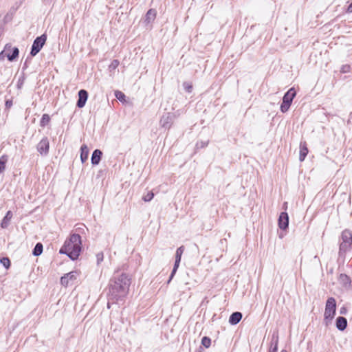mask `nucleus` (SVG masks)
Listing matches in <instances>:
<instances>
[{
	"label": "nucleus",
	"instance_id": "1",
	"mask_svg": "<svg viewBox=\"0 0 352 352\" xmlns=\"http://www.w3.org/2000/svg\"><path fill=\"white\" fill-rule=\"evenodd\" d=\"M131 285V279L126 273H115L110 279L109 283V294L110 300L113 302L122 300L126 296L129 286Z\"/></svg>",
	"mask_w": 352,
	"mask_h": 352
},
{
	"label": "nucleus",
	"instance_id": "2",
	"mask_svg": "<svg viewBox=\"0 0 352 352\" xmlns=\"http://www.w3.org/2000/svg\"><path fill=\"white\" fill-rule=\"evenodd\" d=\"M81 249V236L79 234L74 233L71 234L69 239L65 241L64 245L59 250V253L66 254L69 258L75 261L80 256Z\"/></svg>",
	"mask_w": 352,
	"mask_h": 352
},
{
	"label": "nucleus",
	"instance_id": "3",
	"mask_svg": "<svg viewBox=\"0 0 352 352\" xmlns=\"http://www.w3.org/2000/svg\"><path fill=\"white\" fill-rule=\"evenodd\" d=\"M336 314V301L334 298L329 297L327 300L324 313V324L330 325Z\"/></svg>",
	"mask_w": 352,
	"mask_h": 352
},
{
	"label": "nucleus",
	"instance_id": "4",
	"mask_svg": "<svg viewBox=\"0 0 352 352\" xmlns=\"http://www.w3.org/2000/svg\"><path fill=\"white\" fill-rule=\"evenodd\" d=\"M296 95V91L294 89V87L290 88L283 96V101L280 104V109L281 112L285 113L287 112Z\"/></svg>",
	"mask_w": 352,
	"mask_h": 352
},
{
	"label": "nucleus",
	"instance_id": "5",
	"mask_svg": "<svg viewBox=\"0 0 352 352\" xmlns=\"http://www.w3.org/2000/svg\"><path fill=\"white\" fill-rule=\"evenodd\" d=\"M46 40L47 35L45 34H43L34 39L30 50V55L32 56H35L41 50L46 42Z\"/></svg>",
	"mask_w": 352,
	"mask_h": 352
},
{
	"label": "nucleus",
	"instance_id": "6",
	"mask_svg": "<svg viewBox=\"0 0 352 352\" xmlns=\"http://www.w3.org/2000/svg\"><path fill=\"white\" fill-rule=\"evenodd\" d=\"M184 250H185V248L184 245H182L177 249L176 252H175V260L174 266L172 270L170 277L167 281V283H169L171 281V280L174 277L175 274H176L177 270L179 266L182 256L184 252Z\"/></svg>",
	"mask_w": 352,
	"mask_h": 352
},
{
	"label": "nucleus",
	"instance_id": "7",
	"mask_svg": "<svg viewBox=\"0 0 352 352\" xmlns=\"http://www.w3.org/2000/svg\"><path fill=\"white\" fill-rule=\"evenodd\" d=\"M175 118L176 116L174 113L168 112L163 114L160 121V126L165 129H169Z\"/></svg>",
	"mask_w": 352,
	"mask_h": 352
},
{
	"label": "nucleus",
	"instance_id": "8",
	"mask_svg": "<svg viewBox=\"0 0 352 352\" xmlns=\"http://www.w3.org/2000/svg\"><path fill=\"white\" fill-rule=\"evenodd\" d=\"M36 150L41 155L46 156L50 151V141L47 137H43L36 145Z\"/></svg>",
	"mask_w": 352,
	"mask_h": 352
},
{
	"label": "nucleus",
	"instance_id": "9",
	"mask_svg": "<svg viewBox=\"0 0 352 352\" xmlns=\"http://www.w3.org/2000/svg\"><path fill=\"white\" fill-rule=\"evenodd\" d=\"M78 276V272L77 271H72L67 273L60 278V284L63 286L67 287L69 285V281L76 280Z\"/></svg>",
	"mask_w": 352,
	"mask_h": 352
},
{
	"label": "nucleus",
	"instance_id": "10",
	"mask_svg": "<svg viewBox=\"0 0 352 352\" xmlns=\"http://www.w3.org/2000/svg\"><path fill=\"white\" fill-rule=\"evenodd\" d=\"M278 225L280 230H285L289 226V215L287 212H280L278 219Z\"/></svg>",
	"mask_w": 352,
	"mask_h": 352
},
{
	"label": "nucleus",
	"instance_id": "11",
	"mask_svg": "<svg viewBox=\"0 0 352 352\" xmlns=\"http://www.w3.org/2000/svg\"><path fill=\"white\" fill-rule=\"evenodd\" d=\"M78 99L76 102V107L82 108L85 107L88 98V92L85 89H80L78 93Z\"/></svg>",
	"mask_w": 352,
	"mask_h": 352
},
{
	"label": "nucleus",
	"instance_id": "12",
	"mask_svg": "<svg viewBox=\"0 0 352 352\" xmlns=\"http://www.w3.org/2000/svg\"><path fill=\"white\" fill-rule=\"evenodd\" d=\"M336 327L340 331H343L347 327V320L343 316H338L336 320Z\"/></svg>",
	"mask_w": 352,
	"mask_h": 352
},
{
	"label": "nucleus",
	"instance_id": "13",
	"mask_svg": "<svg viewBox=\"0 0 352 352\" xmlns=\"http://www.w3.org/2000/svg\"><path fill=\"white\" fill-rule=\"evenodd\" d=\"M102 152L99 149H95L91 155V162L92 165L96 166L98 165L102 158Z\"/></svg>",
	"mask_w": 352,
	"mask_h": 352
},
{
	"label": "nucleus",
	"instance_id": "14",
	"mask_svg": "<svg viewBox=\"0 0 352 352\" xmlns=\"http://www.w3.org/2000/svg\"><path fill=\"white\" fill-rule=\"evenodd\" d=\"M308 148L306 142L301 141L300 143V155H299V160L302 162L305 160V157L308 154Z\"/></svg>",
	"mask_w": 352,
	"mask_h": 352
},
{
	"label": "nucleus",
	"instance_id": "15",
	"mask_svg": "<svg viewBox=\"0 0 352 352\" xmlns=\"http://www.w3.org/2000/svg\"><path fill=\"white\" fill-rule=\"evenodd\" d=\"M242 314L239 311L233 312L229 318V323L232 325L237 324L242 318Z\"/></svg>",
	"mask_w": 352,
	"mask_h": 352
},
{
	"label": "nucleus",
	"instance_id": "16",
	"mask_svg": "<svg viewBox=\"0 0 352 352\" xmlns=\"http://www.w3.org/2000/svg\"><path fill=\"white\" fill-rule=\"evenodd\" d=\"M12 212L10 210H8L5 217L3 218L1 222V227L2 228H7L10 224V221L12 218Z\"/></svg>",
	"mask_w": 352,
	"mask_h": 352
},
{
	"label": "nucleus",
	"instance_id": "17",
	"mask_svg": "<svg viewBox=\"0 0 352 352\" xmlns=\"http://www.w3.org/2000/svg\"><path fill=\"white\" fill-rule=\"evenodd\" d=\"M156 17V11L154 9H149L144 19V22L147 24L150 23L151 22L153 21Z\"/></svg>",
	"mask_w": 352,
	"mask_h": 352
},
{
	"label": "nucleus",
	"instance_id": "18",
	"mask_svg": "<svg viewBox=\"0 0 352 352\" xmlns=\"http://www.w3.org/2000/svg\"><path fill=\"white\" fill-rule=\"evenodd\" d=\"M89 156V149L86 144H82L80 147V160L82 163H85Z\"/></svg>",
	"mask_w": 352,
	"mask_h": 352
},
{
	"label": "nucleus",
	"instance_id": "19",
	"mask_svg": "<svg viewBox=\"0 0 352 352\" xmlns=\"http://www.w3.org/2000/svg\"><path fill=\"white\" fill-rule=\"evenodd\" d=\"M341 238L342 242L352 244V233L349 230H344L342 232Z\"/></svg>",
	"mask_w": 352,
	"mask_h": 352
},
{
	"label": "nucleus",
	"instance_id": "20",
	"mask_svg": "<svg viewBox=\"0 0 352 352\" xmlns=\"http://www.w3.org/2000/svg\"><path fill=\"white\" fill-rule=\"evenodd\" d=\"M352 244L341 242L339 247V256H344L346 252L350 249Z\"/></svg>",
	"mask_w": 352,
	"mask_h": 352
},
{
	"label": "nucleus",
	"instance_id": "21",
	"mask_svg": "<svg viewBox=\"0 0 352 352\" xmlns=\"http://www.w3.org/2000/svg\"><path fill=\"white\" fill-rule=\"evenodd\" d=\"M19 50L18 47H14L12 49L11 52L8 53L7 54V58H8V60L13 61L19 56Z\"/></svg>",
	"mask_w": 352,
	"mask_h": 352
},
{
	"label": "nucleus",
	"instance_id": "22",
	"mask_svg": "<svg viewBox=\"0 0 352 352\" xmlns=\"http://www.w3.org/2000/svg\"><path fill=\"white\" fill-rule=\"evenodd\" d=\"M339 280L340 283L345 287L350 286L351 283L350 277L345 274H341Z\"/></svg>",
	"mask_w": 352,
	"mask_h": 352
},
{
	"label": "nucleus",
	"instance_id": "23",
	"mask_svg": "<svg viewBox=\"0 0 352 352\" xmlns=\"http://www.w3.org/2000/svg\"><path fill=\"white\" fill-rule=\"evenodd\" d=\"M43 244L41 243H37L32 250V254L35 256H40L43 252Z\"/></svg>",
	"mask_w": 352,
	"mask_h": 352
},
{
	"label": "nucleus",
	"instance_id": "24",
	"mask_svg": "<svg viewBox=\"0 0 352 352\" xmlns=\"http://www.w3.org/2000/svg\"><path fill=\"white\" fill-rule=\"evenodd\" d=\"M8 160L7 155H3L0 157V173H2L6 169V164Z\"/></svg>",
	"mask_w": 352,
	"mask_h": 352
},
{
	"label": "nucleus",
	"instance_id": "25",
	"mask_svg": "<svg viewBox=\"0 0 352 352\" xmlns=\"http://www.w3.org/2000/svg\"><path fill=\"white\" fill-rule=\"evenodd\" d=\"M50 122V117L48 114L45 113L42 116V118L40 120V126L41 127H45L46 125H47Z\"/></svg>",
	"mask_w": 352,
	"mask_h": 352
},
{
	"label": "nucleus",
	"instance_id": "26",
	"mask_svg": "<svg viewBox=\"0 0 352 352\" xmlns=\"http://www.w3.org/2000/svg\"><path fill=\"white\" fill-rule=\"evenodd\" d=\"M0 263L6 268L8 269L10 267V260L8 257H3L0 259Z\"/></svg>",
	"mask_w": 352,
	"mask_h": 352
},
{
	"label": "nucleus",
	"instance_id": "27",
	"mask_svg": "<svg viewBox=\"0 0 352 352\" xmlns=\"http://www.w3.org/2000/svg\"><path fill=\"white\" fill-rule=\"evenodd\" d=\"M201 344L206 348H208L211 344V339L207 336H204L201 339Z\"/></svg>",
	"mask_w": 352,
	"mask_h": 352
},
{
	"label": "nucleus",
	"instance_id": "28",
	"mask_svg": "<svg viewBox=\"0 0 352 352\" xmlns=\"http://www.w3.org/2000/svg\"><path fill=\"white\" fill-rule=\"evenodd\" d=\"M154 197V193L151 191L148 192L146 193V195H144L143 197H142V199L147 202V201H150L153 199Z\"/></svg>",
	"mask_w": 352,
	"mask_h": 352
},
{
	"label": "nucleus",
	"instance_id": "29",
	"mask_svg": "<svg viewBox=\"0 0 352 352\" xmlns=\"http://www.w3.org/2000/svg\"><path fill=\"white\" fill-rule=\"evenodd\" d=\"M183 87L185 91L188 93H191L192 91V85L187 82L183 83Z\"/></svg>",
	"mask_w": 352,
	"mask_h": 352
},
{
	"label": "nucleus",
	"instance_id": "30",
	"mask_svg": "<svg viewBox=\"0 0 352 352\" xmlns=\"http://www.w3.org/2000/svg\"><path fill=\"white\" fill-rule=\"evenodd\" d=\"M115 96L120 101H123L125 99L124 94L120 91H116L115 92Z\"/></svg>",
	"mask_w": 352,
	"mask_h": 352
},
{
	"label": "nucleus",
	"instance_id": "31",
	"mask_svg": "<svg viewBox=\"0 0 352 352\" xmlns=\"http://www.w3.org/2000/svg\"><path fill=\"white\" fill-rule=\"evenodd\" d=\"M351 67L349 65H344L340 68V72L341 73H348L350 72Z\"/></svg>",
	"mask_w": 352,
	"mask_h": 352
},
{
	"label": "nucleus",
	"instance_id": "32",
	"mask_svg": "<svg viewBox=\"0 0 352 352\" xmlns=\"http://www.w3.org/2000/svg\"><path fill=\"white\" fill-rule=\"evenodd\" d=\"M208 144V142L206 141V142H204V141H200V142H197V144H196V146L198 148H204L206 147Z\"/></svg>",
	"mask_w": 352,
	"mask_h": 352
},
{
	"label": "nucleus",
	"instance_id": "33",
	"mask_svg": "<svg viewBox=\"0 0 352 352\" xmlns=\"http://www.w3.org/2000/svg\"><path fill=\"white\" fill-rule=\"evenodd\" d=\"M103 253L99 252L96 254V258H97V264H100L103 261Z\"/></svg>",
	"mask_w": 352,
	"mask_h": 352
},
{
	"label": "nucleus",
	"instance_id": "34",
	"mask_svg": "<svg viewBox=\"0 0 352 352\" xmlns=\"http://www.w3.org/2000/svg\"><path fill=\"white\" fill-rule=\"evenodd\" d=\"M278 350V340H276L274 346H271L268 352H277Z\"/></svg>",
	"mask_w": 352,
	"mask_h": 352
},
{
	"label": "nucleus",
	"instance_id": "35",
	"mask_svg": "<svg viewBox=\"0 0 352 352\" xmlns=\"http://www.w3.org/2000/svg\"><path fill=\"white\" fill-rule=\"evenodd\" d=\"M118 65H119V61L118 60L115 59L111 62V63L110 65V67L112 69H116Z\"/></svg>",
	"mask_w": 352,
	"mask_h": 352
},
{
	"label": "nucleus",
	"instance_id": "36",
	"mask_svg": "<svg viewBox=\"0 0 352 352\" xmlns=\"http://www.w3.org/2000/svg\"><path fill=\"white\" fill-rule=\"evenodd\" d=\"M12 104H13L12 100H11V99L6 100V103H5L6 109H8L11 108V107L12 106Z\"/></svg>",
	"mask_w": 352,
	"mask_h": 352
},
{
	"label": "nucleus",
	"instance_id": "37",
	"mask_svg": "<svg viewBox=\"0 0 352 352\" xmlns=\"http://www.w3.org/2000/svg\"><path fill=\"white\" fill-rule=\"evenodd\" d=\"M4 32V25L1 21H0V37L2 36Z\"/></svg>",
	"mask_w": 352,
	"mask_h": 352
},
{
	"label": "nucleus",
	"instance_id": "38",
	"mask_svg": "<svg viewBox=\"0 0 352 352\" xmlns=\"http://www.w3.org/2000/svg\"><path fill=\"white\" fill-rule=\"evenodd\" d=\"M347 311V309L345 307H342L340 309V314H346Z\"/></svg>",
	"mask_w": 352,
	"mask_h": 352
},
{
	"label": "nucleus",
	"instance_id": "39",
	"mask_svg": "<svg viewBox=\"0 0 352 352\" xmlns=\"http://www.w3.org/2000/svg\"><path fill=\"white\" fill-rule=\"evenodd\" d=\"M118 302H113V300H110V296H109V301L107 302V308L109 309L111 307V303H117Z\"/></svg>",
	"mask_w": 352,
	"mask_h": 352
},
{
	"label": "nucleus",
	"instance_id": "40",
	"mask_svg": "<svg viewBox=\"0 0 352 352\" xmlns=\"http://www.w3.org/2000/svg\"><path fill=\"white\" fill-rule=\"evenodd\" d=\"M346 11L349 13H352V2L348 6Z\"/></svg>",
	"mask_w": 352,
	"mask_h": 352
},
{
	"label": "nucleus",
	"instance_id": "41",
	"mask_svg": "<svg viewBox=\"0 0 352 352\" xmlns=\"http://www.w3.org/2000/svg\"><path fill=\"white\" fill-rule=\"evenodd\" d=\"M8 14L5 16L4 19H3V21H2L1 23H3V25H5V24L7 23V21H8Z\"/></svg>",
	"mask_w": 352,
	"mask_h": 352
},
{
	"label": "nucleus",
	"instance_id": "42",
	"mask_svg": "<svg viewBox=\"0 0 352 352\" xmlns=\"http://www.w3.org/2000/svg\"><path fill=\"white\" fill-rule=\"evenodd\" d=\"M28 67V65H27V61L25 62L24 65H23V69H25Z\"/></svg>",
	"mask_w": 352,
	"mask_h": 352
},
{
	"label": "nucleus",
	"instance_id": "43",
	"mask_svg": "<svg viewBox=\"0 0 352 352\" xmlns=\"http://www.w3.org/2000/svg\"><path fill=\"white\" fill-rule=\"evenodd\" d=\"M280 352H287V351L286 350H285V349H283V350L280 351Z\"/></svg>",
	"mask_w": 352,
	"mask_h": 352
},
{
	"label": "nucleus",
	"instance_id": "44",
	"mask_svg": "<svg viewBox=\"0 0 352 352\" xmlns=\"http://www.w3.org/2000/svg\"><path fill=\"white\" fill-rule=\"evenodd\" d=\"M2 54H3V52H1V54H0V58H3V56H1V55H2Z\"/></svg>",
	"mask_w": 352,
	"mask_h": 352
},
{
	"label": "nucleus",
	"instance_id": "45",
	"mask_svg": "<svg viewBox=\"0 0 352 352\" xmlns=\"http://www.w3.org/2000/svg\"><path fill=\"white\" fill-rule=\"evenodd\" d=\"M2 54H3V52H1V54H0V58H3V56H1V55H2Z\"/></svg>",
	"mask_w": 352,
	"mask_h": 352
}]
</instances>
